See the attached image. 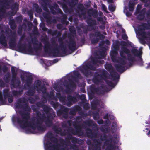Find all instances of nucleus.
I'll use <instances>...</instances> for the list:
<instances>
[{"label": "nucleus", "instance_id": "obj_1", "mask_svg": "<svg viewBox=\"0 0 150 150\" xmlns=\"http://www.w3.org/2000/svg\"><path fill=\"white\" fill-rule=\"evenodd\" d=\"M19 114L21 116L22 120L18 116H13L12 120L13 122H17L21 128L24 129L26 127H30L33 130H35L37 128L38 131L42 132L46 130V127L44 125H42V121L40 116L41 114L39 111L36 112L37 117L32 118L31 121H28L30 118L29 113L20 112Z\"/></svg>", "mask_w": 150, "mask_h": 150}, {"label": "nucleus", "instance_id": "obj_2", "mask_svg": "<svg viewBox=\"0 0 150 150\" xmlns=\"http://www.w3.org/2000/svg\"><path fill=\"white\" fill-rule=\"evenodd\" d=\"M82 120L81 116H77L76 117V121L72 122L73 126L76 129H74L71 127H69L67 131L71 132L73 135H81L83 134L82 130L83 128L85 129L86 133L88 138H95L97 136V133L95 131H93L87 126L91 127H97V125L92 120L89 119L83 122L82 124H80Z\"/></svg>", "mask_w": 150, "mask_h": 150}, {"label": "nucleus", "instance_id": "obj_3", "mask_svg": "<svg viewBox=\"0 0 150 150\" xmlns=\"http://www.w3.org/2000/svg\"><path fill=\"white\" fill-rule=\"evenodd\" d=\"M119 48V47L117 44H116L113 45V49L110 54L111 59L113 62L126 64V60L132 62L134 60V57L130 53V50L126 47H122L121 48V50L120 52V54L121 57H117Z\"/></svg>", "mask_w": 150, "mask_h": 150}, {"label": "nucleus", "instance_id": "obj_4", "mask_svg": "<svg viewBox=\"0 0 150 150\" xmlns=\"http://www.w3.org/2000/svg\"><path fill=\"white\" fill-rule=\"evenodd\" d=\"M73 75L71 76L73 81L71 79H69V83H68V82L66 80L64 81V85L66 87L65 91L66 93L69 92L71 90V88H75L76 84L74 82H78L79 79H81L82 76L77 71H73Z\"/></svg>", "mask_w": 150, "mask_h": 150}, {"label": "nucleus", "instance_id": "obj_5", "mask_svg": "<svg viewBox=\"0 0 150 150\" xmlns=\"http://www.w3.org/2000/svg\"><path fill=\"white\" fill-rule=\"evenodd\" d=\"M26 79L25 80V85L29 88L27 93V95L29 96H33L35 93V89L33 88H30L33 81V76L31 74H26L25 75Z\"/></svg>", "mask_w": 150, "mask_h": 150}, {"label": "nucleus", "instance_id": "obj_6", "mask_svg": "<svg viewBox=\"0 0 150 150\" xmlns=\"http://www.w3.org/2000/svg\"><path fill=\"white\" fill-rule=\"evenodd\" d=\"M100 72L101 73L100 74L95 72L93 77V81L96 84H98L104 79L103 77L107 78L108 72L105 70L100 71Z\"/></svg>", "mask_w": 150, "mask_h": 150}, {"label": "nucleus", "instance_id": "obj_7", "mask_svg": "<svg viewBox=\"0 0 150 150\" xmlns=\"http://www.w3.org/2000/svg\"><path fill=\"white\" fill-rule=\"evenodd\" d=\"M90 35L92 37H96L91 40V43L93 44L98 43L100 39L103 40L105 38V36L101 33L100 31L98 30L95 31L94 33L91 34Z\"/></svg>", "mask_w": 150, "mask_h": 150}, {"label": "nucleus", "instance_id": "obj_8", "mask_svg": "<svg viewBox=\"0 0 150 150\" xmlns=\"http://www.w3.org/2000/svg\"><path fill=\"white\" fill-rule=\"evenodd\" d=\"M69 109L63 105L60 107V109L57 110V113L58 116H62V117L67 119L69 116Z\"/></svg>", "mask_w": 150, "mask_h": 150}, {"label": "nucleus", "instance_id": "obj_9", "mask_svg": "<svg viewBox=\"0 0 150 150\" xmlns=\"http://www.w3.org/2000/svg\"><path fill=\"white\" fill-rule=\"evenodd\" d=\"M72 36L71 34H69L68 35V37L69 39V42H68V47L69 50L73 52L76 50L77 48L76 42L74 40V37H72Z\"/></svg>", "mask_w": 150, "mask_h": 150}, {"label": "nucleus", "instance_id": "obj_10", "mask_svg": "<svg viewBox=\"0 0 150 150\" xmlns=\"http://www.w3.org/2000/svg\"><path fill=\"white\" fill-rule=\"evenodd\" d=\"M52 111L53 112L52 113H51L49 112L47 114H46L47 116V119L45 121V122L47 126L48 127H51L53 125V120L56 117L55 112L53 111Z\"/></svg>", "mask_w": 150, "mask_h": 150}, {"label": "nucleus", "instance_id": "obj_11", "mask_svg": "<svg viewBox=\"0 0 150 150\" xmlns=\"http://www.w3.org/2000/svg\"><path fill=\"white\" fill-rule=\"evenodd\" d=\"M42 82L39 80H37L35 81L34 83V88L36 89L37 91H41L42 93H45L46 87L45 85H41Z\"/></svg>", "mask_w": 150, "mask_h": 150}, {"label": "nucleus", "instance_id": "obj_12", "mask_svg": "<svg viewBox=\"0 0 150 150\" xmlns=\"http://www.w3.org/2000/svg\"><path fill=\"white\" fill-rule=\"evenodd\" d=\"M60 146L59 144H53L50 141H48L45 144V147L46 150H59V147ZM61 150H64L63 149H61Z\"/></svg>", "mask_w": 150, "mask_h": 150}, {"label": "nucleus", "instance_id": "obj_13", "mask_svg": "<svg viewBox=\"0 0 150 150\" xmlns=\"http://www.w3.org/2000/svg\"><path fill=\"white\" fill-rule=\"evenodd\" d=\"M93 142L96 144H92L91 141L90 139H87L86 142L87 144L89 146L92 145L93 150H101L100 146L101 142L99 139H94Z\"/></svg>", "mask_w": 150, "mask_h": 150}, {"label": "nucleus", "instance_id": "obj_14", "mask_svg": "<svg viewBox=\"0 0 150 150\" xmlns=\"http://www.w3.org/2000/svg\"><path fill=\"white\" fill-rule=\"evenodd\" d=\"M113 137L111 134H109L107 136L106 134H104L100 138L101 141H105L104 144L105 146H109L110 144L112 143Z\"/></svg>", "mask_w": 150, "mask_h": 150}, {"label": "nucleus", "instance_id": "obj_15", "mask_svg": "<svg viewBox=\"0 0 150 150\" xmlns=\"http://www.w3.org/2000/svg\"><path fill=\"white\" fill-rule=\"evenodd\" d=\"M31 41L33 45V49L36 52L41 49L42 44L41 42L38 43V41L36 38L34 37L32 38Z\"/></svg>", "mask_w": 150, "mask_h": 150}, {"label": "nucleus", "instance_id": "obj_16", "mask_svg": "<svg viewBox=\"0 0 150 150\" xmlns=\"http://www.w3.org/2000/svg\"><path fill=\"white\" fill-rule=\"evenodd\" d=\"M76 95L75 96H72L70 95H67V105L69 107L72 105L73 103H76L78 101Z\"/></svg>", "mask_w": 150, "mask_h": 150}, {"label": "nucleus", "instance_id": "obj_17", "mask_svg": "<svg viewBox=\"0 0 150 150\" xmlns=\"http://www.w3.org/2000/svg\"><path fill=\"white\" fill-rule=\"evenodd\" d=\"M36 105L38 107H42L45 114L53 111V109L49 107L44 104L42 102H39L36 103Z\"/></svg>", "mask_w": 150, "mask_h": 150}, {"label": "nucleus", "instance_id": "obj_18", "mask_svg": "<svg viewBox=\"0 0 150 150\" xmlns=\"http://www.w3.org/2000/svg\"><path fill=\"white\" fill-rule=\"evenodd\" d=\"M101 88V89L99 87L95 88L94 91L98 95H103L106 92L108 91L107 88L105 87L103 85H101L100 86Z\"/></svg>", "mask_w": 150, "mask_h": 150}, {"label": "nucleus", "instance_id": "obj_19", "mask_svg": "<svg viewBox=\"0 0 150 150\" xmlns=\"http://www.w3.org/2000/svg\"><path fill=\"white\" fill-rule=\"evenodd\" d=\"M0 44L5 47H6L7 45L6 38L3 30H2L0 33Z\"/></svg>", "mask_w": 150, "mask_h": 150}, {"label": "nucleus", "instance_id": "obj_20", "mask_svg": "<svg viewBox=\"0 0 150 150\" xmlns=\"http://www.w3.org/2000/svg\"><path fill=\"white\" fill-rule=\"evenodd\" d=\"M52 44L55 47L52 51V54L54 57H58L59 56V55L60 54L59 50L58 44L54 41L52 42Z\"/></svg>", "mask_w": 150, "mask_h": 150}, {"label": "nucleus", "instance_id": "obj_21", "mask_svg": "<svg viewBox=\"0 0 150 150\" xmlns=\"http://www.w3.org/2000/svg\"><path fill=\"white\" fill-rule=\"evenodd\" d=\"M41 5L43 10L45 12H49L48 7H50V1L49 0H42Z\"/></svg>", "mask_w": 150, "mask_h": 150}, {"label": "nucleus", "instance_id": "obj_22", "mask_svg": "<svg viewBox=\"0 0 150 150\" xmlns=\"http://www.w3.org/2000/svg\"><path fill=\"white\" fill-rule=\"evenodd\" d=\"M82 110L81 107L78 105L74 106L71 108L69 112V114L71 115H75L77 112H80Z\"/></svg>", "mask_w": 150, "mask_h": 150}, {"label": "nucleus", "instance_id": "obj_23", "mask_svg": "<svg viewBox=\"0 0 150 150\" xmlns=\"http://www.w3.org/2000/svg\"><path fill=\"white\" fill-rule=\"evenodd\" d=\"M83 16L84 19H86V22L89 26L92 27L96 24V21L95 19L91 17H87L86 15Z\"/></svg>", "mask_w": 150, "mask_h": 150}, {"label": "nucleus", "instance_id": "obj_24", "mask_svg": "<svg viewBox=\"0 0 150 150\" xmlns=\"http://www.w3.org/2000/svg\"><path fill=\"white\" fill-rule=\"evenodd\" d=\"M87 13L89 17L92 16L94 18H96L98 16V11L96 9H89L87 11Z\"/></svg>", "mask_w": 150, "mask_h": 150}, {"label": "nucleus", "instance_id": "obj_25", "mask_svg": "<svg viewBox=\"0 0 150 150\" xmlns=\"http://www.w3.org/2000/svg\"><path fill=\"white\" fill-rule=\"evenodd\" d=\"M118 63L120 64H116L114 66L118 72L122 73L126 69L124 66L125 64H122L120 63Z\"/></svg>", "mask_w": 150, "mask_h": 150}, {"label": "nucleus", "instance_id": "obj_26", "mask_svg": "<svg viewBox=\"0 0 150 150\" xmlns=\"http://www.w3.org/2000/svg\"><path fill=\"white\" fill-rule=\"evenodd\" d=\"M10 39L8 42L10 48L11 49L15 47L16 45V35L10 38Z\"/></svg>", "mask_w": 150, "mask_h": 150}, {"label": "nucleus", "instance_id": "obj_27", "mask_svg": "<svg viewBox=\"0 0 150 150\" xmlns=\"http://www.w3.org/2000/svg\"><path fill=\"white\" fill-rule=\"evenodd\" d=\"M145 123L146 124L148 125L145 126L146 128L145 130H143L144 132L146 130V133L148 137H150V115L148 120H146Z\"/></svg>", "mask_w": 150, "mask_h": 150}, {"label": "nucleus", "instance_id": "obj_28", "mask_svg": "<svg viewBox=\"0 0 150 150\" xmlns=\"http://www.w3.org/2000/svg\"><path fill=\"white\" fill-rule=\"evenodd\" d=\"M44 96L43 97L44 99L46 100V102L47 101V100L48 99H52L54 97V94L53 92H51L50 94H49L48 92H47V88H46V92L45 93H43Z\"/></svg>", "mask_w": 150, "mask_h": 150}, {"label": "nucleus", "instance_id": "obj_29", "mask_svg": "<svg viewBox=\"0 0 150 150\" xmlns=\"http://www.w3.org/2000/svg\"><path fill=\"white\" fill-rule=\"evenodd\" d=\"M131 52L132 54H133V56L132 55V56L135 57H134L137 56L140 57H141V56L142 54V51H138L137 49L135 48H132L131 50Z\"/></svg>", "mask_w": 150, "mask_h": 150}, {"label": "nucleus", "instance_id": "obj_30", "mask_svg": "<svg viewBox=\"0 0 150 150\" xmlns=\"http://www.w3.org/2000/svg\"><path fill=\"white\" fill-rule=\"evenodd\" d=\"M18 6L16 4H14L11 6V9L12 11L8 13V14L11 16H14L16 13L17 10L18 9Z\"/></svg>", "mask_w": 150, "mask_h": 150}, {"label": "nucleus", "instance_id": "obj_31", "mask_svg": "<svg viewBox=\"0 0 150 150\" xmlns=\"http://www.w3.org/2000/svg\"><path fill=\"white\" fill-rule=\"evenodd\" d=\"M56 96L59 99V101L62 104L65 105L67 104L66 97L65 96H62L60 93H56Z\"/></svg>", "mask_w": 150, "mask_h": 150}, {"label": "nucleus", "instance_id": "obj_32", "mask_svg": "<svg viewBox=\"0 0 150 150\" xmlns=\"http://www.w3.org/2000/svg\"><path fill=\"white\" fill-rule=\"evenodd\" d=\"M52 129L57 134H59L60 132H61L60 134L62 136H64L65 134L64 132H62L61 128L57 125L54 126L52 128Z\"/></svg>", "mask_w": 150, "mask_h": 150}, {"label": "nucleus", "instance_id": "obj_33", "mask_svg": "<svg viewBox=\"0 0 150 150\" xmlns=\"http://www.w3.org/2000/svg\"><path fill=\"white\" fill-rule=\"evenodd\" d=\"M110 76L113 81L118 80L120 77L118 74L116 72L113 71L110 72Z\"/></svg>", "mask_w": 150, "mask_h": 150}, {"label": "nucleus", "instance_id": "obj_34", "mask_svg": "<svg viewBox=\"0 0 150 150\" xmlns=\"http://www.w3.org/2000/svg\"><path fill=\"white\" fill-rule=\"evenodd\" d=\"M105 150H122V149L119 148L118 146H117L112 143L110 144L109 146H107Z\"/></svg>", "mask_w": 150, "mask_h": 150}, {"label": "nucleus", "instance_id": "obj_35", "mask_svg": "<svg viewBox=\"0 0 150 150\" xmlns=\"http://www.w3.org/2000/svg\"><path fill=\"white\" fill-rule=\"evenodd\" d=\"M18 48V50L20 51L26 52V44L25 43H21L20 42H19Z\"/></svg>", "mask_w": 150, "mask_h": 150}, {"label": "nucleus", "instance_id": "obj_36", "mask_svg": "<svg viewBox=\"0 0 150 150\" xmlns=\"http://www.w3.org/2000/svg\"><path fill=\"white\" fill-rule=\"evenodd\" d=\"M9 24L10 25V28L12 30L15 29L17 27L16 23H15L14 20L13 19L9 20Z\"/></svg>", "mask_w": 150, "mask_h": 150}, {"label": "nucleus", "instance_id": "obj_37", "mask_svg": "<svg viewBox=\"0 0 150 150\" xmlns=\"http://www.w3.org/2000/svg\"><path fill=\"white\" fill-rule=\"evenodd\" d=\"M5 32L6 34L8 35L9 38L16 35V33L15 31H12L9 28L5 30Z\"/></svg>", "mask_w": 150, "mask_h": 150}, {"label": "nucleus", "instance_id": "obj_38", "mask_svg": "<svg viewBox=\"0 0 150 150\" xmlns=\"http://www.w3.org/2000/svg\"><path fill=\"white\" fill-rule=\"evenodd\" d=\"M33 8L35 11L38 13H40L42 12V10L41 8L36 3H35L33 4Z\"/></svg>", "mask_w": 150, "mask_h": 150}, {"label": "nucleus", "instance_id": "obj_39", "mask_svg": "<svg viewBox=\"0 0 150 150\" xmlns=\"http://www.w3.org/2000/svg\"><path fill=\"white\" fill-rule=\"evenodd\" d=\"M64 42L59 43V47L63 54H66L67 51L66 46L63 44Z\"/></svg>", "mask_w": 150, "mask_h": 150}, {"label": "nucleus", "instance_id": "obj_40", "mask_svg": "<svg viewBox=\"0 0 150 150\" xmlns=\"http://www.w3.org/2000/svg\"><path fill=\"white\" fill-rule=\"evenodd\" d=\"M50 104L55 110L57 109L59 107L60 108V107L62 106V105L59 103L58 102H54L52 101L50 102Z\"/></svg>", "mask_w": 150, "mask_h": 150}, {"label": "nucleus", "instance_id": "obj_41", "mask_svg": "<svg viewBox=\"0 0 150 150\" xmlns=\"http://www.w3.org/2000/svg\"><path fill=\"white\" fill-rule=\"evenodd\" d=\"M11 74L9 72H7L5 75L3 80L6 83H9L10 81Z\"/></svg>", "mask_w": 150, "mask_h": 150}, {"label": "nucleus", "instance_id": "obj_42", "mask_svg": "<svg viewBox=\"0 0 150 150\" xmlns=\"http://www.w3.org/2000/svg\"><path fill=\"white\" fill-rule=\"evenodd\" d=\"M99 110H98L97 111H93L92 112V116L93 119L97 120L99 118Z\"/></svg>", "mask_w": 150, "mask_h": 150}, {"label": "nucleus", "instance_id": "obj_43", "mask_svg": "<svg viewBox=\"0 0 150 150\" xmlns=\"http://www.w3.org/2000/svg\"><path fill=\"white\" fill-rule=\"evenodd\" d=\"M11 83L14 88H20V87H19L21 84V81L20 80L17 79L15 82Z\"/></svg>", "mask_w": 150, "mask_h": 150}, {"label": "nucleus", "instance_id": "obj_44", "mask_svg": "<svg viewBox=\"0 0 150 150\" xmlns=\"http://www.w3.org/2000/svg\"><path fill=\"white\" fill-rule=\"evenodd\" d=\"M78 8L80 10L81 14L85 16L86 13V11L84 9V8L82 4H80L78 7Z\"/></svg>", "mask_w": 150, "mask_h": 150}, {"label": "nucleus", "instance_id": "obj_45", "mask_svg": "<svg viewBox=\"0 0 150 150\" xmlns=\"http://www.w3.org/2000/svg\"><path fill=\"white\" fill-rule=\"evenodd\" d=\"M46 137L47 138H53L54 139V141L55 143H57L58 142V140L57 138L53 137V134L52 133L50 132H49L46 134Z\"/></svg>", "mask_w": 150, "mask_h": 150}, {"label": "nucleus", "instance_id": "obj_46", "mask_svg": "<svg viewBox=\"0 0 150 150\" xmlns=\"http://www.w3.org/2000/svg\"><path fill=\"white\" fill-rule=\"evenodd\" d=\"M3 94L5 99H6L8 97H9L10 94L9 89H4L3 91Z\"/></svg>", "mask_w": 150, "mask_h": 150}, {"label": "nucleus", "instance_id": "obj_47", "mask_svg": "<svg viewBox=\"0 0 150 150\" xmlns=\"http://www.w3.org/2000/svg\"><path fill=\"white\" fill-rule=\"evenodd\" d=\"M21 108L24 111L27 112H30L31 110V108L27 103L23 104Z\"/></svg>", "mask_w": 150, "mask_h": 150}, {"label": "nucleus", "instance_id": "obj_48", "mask_svg": "<svg viewBox=\"0 0 150 150\" xmlns=\"http://www.w3.org/2000/svg\"><path fill=\"white\" fill-rule=\"evenodd\" d=\"M67 17L65 15H64L63 16L61 20V23L62 24L68 25L69 23V22L67 21Z\"/></svg>", "mask_w": 150, "mask_h": 150}, {"label": "nucleus", "instance_id": "obj_49", "mask_svg": "<svg viewBox=\"0 0 150 150\" xmlns=\"http://www.w3.org/2000/svg\"><path fill=\"white\" fill-rule=\"evenodd\" d=\"M67 17L65 15H64L63 16L61 20V23L62 24L68 25L69 23V22L67 21Z\"/></svg>", "mask_w": 150, "mask_h": 150}, {"label": "nucleus", "instance_id": "obj_50", "mask_svg": "<svg viewBox=\"0 0 150 150\" xmlns=\"http://www.w3.org/2000/svg\"><path fill=\"white\" fill-rule=\"evenodd\" d=\"M80 28L82 29L83 32L85 34H86L88 30V27L87 25H84L83 24H81L80 25Z\"/></svg>", "mask_w": 150, "mask_h": 150}, {"label": "nucleus", "instance_id": "obj_51", "mask_svg": "<svg viewBox=\"0 0 150 150\" xmlns=\"http://www.w3.org/2000/svg\"><path fill=\"white\" fill-rule=\"evenodd\" d=\"M57 30H52L51 29H49L47 31V33L48 35H51L52 36H55L57 35Z\"/></svg>", "mask_w": 150, "mask_h": 150}, {"label": "nucleus", "instance_id": "obj_52", "mask_svg": "<svg viewBox=\"0 0 150 150\" xmlns=\"http://www.w3.org/2000/svg\"><path fill=\"white\" fill-rule=\"evenodd\" d=\"M71 142L74 144H79L80 142L82 141V140L79 138H76V137H73L72 138L71 140Z\"/></svg>", "mask_w": 150, "mask_h": 150}, {"label": "nucleus", "instance_id": "obj_53", "mask_svg": "<svg viewBox=\"0 0 150 150\" xmlns=\"http://www.w3.org/2000/svg\"><path fill=\"white\" fill-rule=\"evenodd\" d=\"M69 30L71 33L70 34H71L73 36L72 37H74V36L72 35H75L76 33V31L74 26H70L69 28Z\"/></svg>", "mask_w": 150, "mask_h": 150}, {"label": "nucleus", "instance_id": "obj_54", "mask_svg": "<svg viewBox=\"0 0 150 150\" xmlns=\"http://www.w3.org/2000/svg\"><path fill=\"white\" fill-rule=\"evenodd\" d=\"M81 72L86 76H89L91 72L87 70L86 68H84L83 69H80Z\"/></svg>", "mask_w": 150, "mask_h": 150}, {"label": "nucleus", "instance_id": "obj_55", "mask_svg": "<svg viewBox=\"0 0 150 150\" xmlns=\"http://www.w3.org/2000/svg\"><path fill=\"white\" fill-rule=\"evenodd\" d=\"M134 3L133 1H130L129 3V11H132L134 9Z\"/></svg>", "mask_w": 150, "mask_h": 150}, {"label": "nucleus", "instance_id": "obj_56", "mask_svg": "<svg viewBox=\"0 0 150 150\" xmlns=\"http://www.w3.org/2000/svg\"><path fill=\"white\" fill-rule=\"evenodd\" d=\"M98 104L99 103L98 100H96L93 101L91 104L92 108L93 110H95Z\"/></svg>", "mask_w": 150, "mask_h": 150}, {"label": "nucleus", "instance_id": "obj_57", "mask_svg": "<svg viewBox=\"0 0 150 150\" xmlns=\"http://www.w3.org/2000/svg\"><path fill=\"white\" fill-rule=\"evenodd\" d=\"M100 130L102 132H104L105 133H108L110 131V128L108 127H100Z\"/></svg>", "mask_w": 150, "mask_h": 150}, {"label": "nucleus", "instance_id": "obj_58", "mask_svg": "<svg viewBox=\"0 0 150 150\" xmlns=\"http://www.w3.org/2000/svg\"><path fill=\"white\" fill-rule=\"evenodd\" d=\"M52 8H54L57 11L58 13L62 14H63V13L62 10L59 8L58 5L55 4L54 5V6L51 7Z\"/></svg>", "mask_w": 150, "mask_h": 150}, {"label": "nucleus", "instance_id": "obj_59", "mask_svg": "<svg viewBox=\"0 0 150 150\" xmlns=\"http://www.w3.org/2000/svg\"><path fill=\"white\" fill-rule=\"evenodd\" d=\"M91 61L92 63L94 64H96L97 63H99L100 64H102L101 61L98 59L96 57H93L91 59Z\"/></svg>", "mask_w": 150, "mask_h": 150}, {"label": "nucleus", "instance_id": "obj_60", "mask_svg": "<svg viewBox=\"0 0 150 150\" xmlns=\"http://www.w3.org/2000/svg\"><path fill=\"white\" fill-rule=\"evenodd\" d=\"M77 98L80 99L82 102L86 100V95L84 94H82L81 95L79 94L76 95Z\"/></svg>", "mask_w": 150, "mask_h": 150}, {"label": "nucleus", "instance_id": "obj_61", "mask_svg": "<svg viewBox=\"0 0 150 150\" xmlns=\"http://www.w3.org/2000/svg\"><path fill=\"white\" fill-rule=\"evenodd\" d=\"M50 46V44L48 42H47L45 43L44 50L45 52H48V49L49 48Z\"/></svg>", "mask_w": 150, "mask_h": 150}, {"label": "nucleus", "instance_id": "obj_62", "mask_svg": "<svg viewBox=\"0 0 150 150\" xmlns=\"http://www.w3.org/2000/svg\"><path fill=\"white\" fill-rule=\"evenodd\" d=\"M105 69L108 71L112 70L113 69V67L112 65L110 64H107L105 65Z\"/></svg>", "mask_w": 150, "mask_h": 150}, {"label": "nucleus", "instance_id": "obj_63", "mask_svg": "<svg viewBox=\"0 0 150 150\" xmlns=\"http://www.w3.org/2000/svg\"><path fill=\"white\" fill-rule=\"evenodd\" d=\"M116 7L114 5L110 4L108 6L109 10L112 12H114L115 10Z\"/></svg>", "mask_w": 150, "mask_h": 150}, {"label": "nucleus", "instance_id": "obj_64", "mask_svg": "<svg viewBox=\"0 0 150 150\" xmlns=\"http://www.w3.org/2000/svg\"><path fill=\"white\" fill-rule=\"evenodd\" d=\"M106 82L107 85L109 86L114 87L115 86V84L110 81L106 80Z\"/></svg>", "mask_w": 150, "mask_h": 150}]
</instances>
